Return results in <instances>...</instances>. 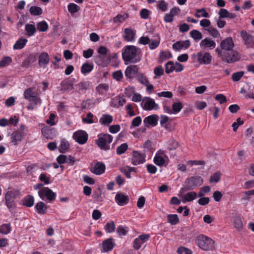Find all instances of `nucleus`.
Listing matches in <instances>:
<instances>
[{
    "label": "nucleus",
    "mask_w": 254,
    "mask_h": 254,
    "mask_svg": "<svg viewBox=\"0 0 254 254\" xmlns=\"http://www.w3.org/2000/svg\"><path fill=\"white\" fill-rule=\"evenodd\" d=\"M139 49L134 46H127L123 50L122 57L125 63L136 64L141 60V57L138 53Z\"/></svg>",
    "instance_id": "1"
},
{
    "label": "nucleus",
    "mask_w": 254,
    "mask_h": 254,
    "mask_svg": "<svg viewBox=\"0 0 254 254\" xmlns=\"http://www.w3.org/2000/svg\"><path fill=\"white\" fill-rule=\"evenodd\" d=\"M218 55L222 59L223 62L228 64L233 63L241 59V56L238 52L236 50L229 51L227 52H223L219 48L215 50Z\"/></svg>",
    "instance_id": "2"
},
{
    "label": "nucleus",
    "mask_w": 254,
    "mask_h": 254,
    "mask_svg": "<svg viewBox=\"0 0 254 254\" xmlns=\"http://www.w3.org/2000/svg\"><path fill=\"white\" fill-rule=\"evenodd\" d=\"M202 183L203 179L200 177H191L186 180L185 186L181 190L183 192L191 190L201 186Z\"/></svg>",
    "instance_id": "3"
},
{
    "label": "nucleus",
    "mask_w": 254,
    "mask_h": 254,
    "mask_svg": "<svg viewBox=\"0 0 254 254\" xmlns=\"http://www.w3.org/2000/svg\"><path fill=\"white\" fill-rule=\"evenodd\" d=\"M195 243L200 249L205 251L212 250L214 247V241L203 235H200L197 237Z\"/></svg>",
    "instance_id": "4"
},
{
    "label": "nucleus",
    "mask_w": 254,
    "mask_h": 254,
    "mask_svg": "<svg viewBox=\"0 0 254 254\" xmlns=\"http://www.w3.org/2000/svg\"><path fill=\"white\" fill-rule=\"evenodd\" d=\"M20 195L19 191L15 190H11L6 192L5 194V204L10 210L15 208L16 205L14 199Z\"/></svg>",
    "instance_id": "5"
},
{
    "label": "nucleus",
    "mask_w": 254,
    "mask_h": 254,
    "mask_svg": "<svg viewBox=\"0 0 254 254\" xmlns=\"http://www.w3.org/2000/svg\"><path fill=\"white\" fill-rule=\"evenodd\" d=\"M113 141V136L109 134H104L99 135L96 140L98 146L102 150H108L110 149V144Z\"/></svg>",
    "instance_id": "6"
},
{
    "label": "nucleus",
    "mask_w": 254,
    "mask_h": 254,
    "mask_svg": "<svg viewBox=\"0 0 254 254\" xmlns=\"http://www.w3.org/2000/svg\"><path fill=\"white\" fill-rule=\"evenodd\" d=\"M141 106L144 110L151 111L152 110H157L159 106L156 104L155 101L150 97H145L142 100Z\"/></svg>",
    "instance_id": "7"
},
{
    "label": "nucleus",
    "mask_w": 254,
    "mask_h": 254,
    "mask_svg": "<svg viewBox=\"0 0 254 254\" xmlns=\"http://www.w3.org/2000/svg\"><path fill=\"white\" fill-rule=\"evenodd\" d=\"M38 194L41 198L44 199L46 197L47 199L49 201L55 200L56 194L49 188H44L38 191Z\"/></svg>",
    "instance_id": "8"
},
{
    "label": "nucleus",
    "mask_w": 254,
    "mask_h": 254,
    "mask_svg": "<svg viewBox=\"0 0 254 254\" xmlns=\"http://www.w3.org/2000/svg\"><path fill=\"white\" fill-rule=\"evenodd\" d=\"M145 155L137 151H133L131 163L135 166L143 164L145 161Z\"/></svg>",
    "instance_id": "9"
},
{
    "label": "nucleus",
    "mask_w": 254,
    "mask_h": 254,
    "mask_svg": "<svg viewBox=\"0 0 254 254\" xmlns=\"http://www.w3.org/2000/svg\"><path fill=\"white\" fill-rule=\"evenodd\" d=\"M235 44L232 37H229L223 40L220 43V47L221 50L223 52H227L229 51L234 50L233 48L234 47Z\"/></svg>",
    "instance_id": "10"
},
{
    "label": "nucleus",
    "mask_w": 254,
    "mask_h": 254,
    "mask_svg": "<svg viewBox=\"0 0 254 254\" xmlns=\"http://www.w3.org/2000/svg\"><path fill=\"white\" fill-rule=\"evenodd\" d=\"M24 97L25 99L33 102L35 105L41 103V100L37 96L34 95L31 88H28L24 92Z\"/></svg>",
    "instance_id": "11"
},
{
    "label": "nucleus",
    "mask_w": 254,
    "mask_h": 254,
    "mask_svg": "<svg viewBox=\"0 0 254 254\" xmlns=\"http://www.w3.org/2000/svg\"><path fill=\"white\" fill-rule=\"evenodd\" d=\"M73 138L76 142L80 144H83L87 140L88 135L85 131L80 130L73 133Z\"/></svg>",
    "instance_id": "12"
},
{
    "label": "nucleus",
    "mask_w": 254,
    "mask_h": 254,
    "mask_svg": "<svg viewBox=\"0 0 254 254\" xmlns=\"http://www.w3.org/2000/svg\"><path fill=\"white\" fill-rule=\"evenodd\" d=\"M240 35L248 48H254V41L252 35L248 34L247 32L244 30L241 31Z\"/></svg>",
    "instance_id": "13"
},
{
    "label": "nucleus",
    "mask_w": 254,
    "mask_h": 254,
    "mask_svg": "<svg viewBox=\"0 0 254 254\" xmlns=\"http://www.w3.org/2000/svg\"><path fill=\"white\" fill-rule=\"evenodd\" d=\"M158 116L156 114L150 115L146 117L143 120L144 126L146 127H154L157 125L158 121Z\"/></svg>",
    "instance_id": "14"
},
{
    "label": "nucleus",
    "mask_w": 254,
    "mask_h": 254,
    "mask_svg": "<svg viewBox=\"0 0 254 254\" xmlns=\"http://www.w3.org/2000/svg\"><path fill=\"white\" fill-rule=\"evenodd\" d=\"M195 57L199 63L205 64H210L212 60V57L209 53H205L204 54L198 53Z\"/></svg>",
    "instance_id": "15"
},
{
    "label": "nucleus",
    "mask_w": 254,
    "mask_h": 254,
    "mask_svg": "<svg viewBox=\"0 0 254 254\" xmlns=\"http://www.w3.org/2000/svg\"><path fill=\"white\" fill-rule=\"evenodd\" d=\"M165 158H167V156L164 152L160 150L155 155L153 161L156 165L162 166L165 163Z\"/></svg>",
    "instance_id": "16"
},
{
    "label": "nucleus",
    "mask_w": 254,
    "mask_h": 254,
    "mask_svg": "<svg viewBox=\"0 0 254 254\" xmlns=\"http://www.w3.org/2000/svg\"><path fill=\"white\" fill-rule=\"evenodd\" d=\"M138 67L136 65H130L128 66L125 71V74L127 78L132 79L137 73Z\"/></svg>",
    "instance_id": "17"
},
{
    "label": "nucleus",
    "mask_w": 254,
    "mask_h": 254,
    "mask_svg": "<svg viewBox=\"0 0 254 254\" xmlns=\"http://www.w3.org/2000/svg\"><path fill=\"white\" fill-rule=\"evenodd\" d=\"M109 51L108 49L105 46H101L97 50V52L100 54L97 57L96 59L97 61L96 63L99 65H102L103 62L104 56L106 55Z\"/></svg>",
    "instance_id": "18"
},
{
    "label": "nucleus",
    "mask_w": 254,
    "mask_h": 254,
    "mask_svg": "<svg viewBox=\"0 0 254 254\" xmlns=\"http://www.w3.org/2000/svg\"><path fill=\"white\" fill-rule=\"evenodd\" d=\"M190 45V40H186L185 41H178L173 45V48L176 51L181 50L182 49H187Z\"/></svg>",
    "instance_id": "19"
},
{
    "label": "nucleus",
    "mask_w": 254,
    "mask_h": 254,
    "mask_svg": "<svg viewBox=\"0 0 254 254\" xmlns=\"http://www.w3.org/2000/svg\"><path fill=\"white\" fill-rule=\"evenodd\" d=\"M215 42L209 38H206L203 39L200 43V47L203 49L206 48L213 49L215 47Z\"/></svg>",
    "instance_id": "20"
},
{
    "label": "nucleus",
    "mask_w": 254,
    "mask_h": 254,
    "mask_svg": "<svg viewBox=\"0 0 254 254\" xmlns=\"http://www.w3.org/2000/svg\"><path fill=\"white\" fill-rule=\"evenodd\" d=\"M49 56L46 52H42L38 57V64L41 67H45L49 63Z\"/></svg>",
    "instance_id": "21"
},
{
    "label": "nucleus",
    "mask_w": 254,
    "mask_h": 254,
    "mask_svg": "<svg viewBox=\"0 0 254 254\" xmlns=\"http://www.w3.org/2000/svg\"><path fill=\"white\" fill-rule=\"evenodd\" d=\"M61 86L62 90L69 92L73 89V82L67 78L61 82Z\"/></svg>",
    "instance_id": "22"
},
{
    "label": "nucleus",
    "mask_w": 254,
    "mask_h": 254,
    "mask_svg": "<svg viewBox=\"0 0 254 254\" xmlns=\"http://www.w3.org/2000/svg\"><path fill=\"white\" fill-rule=\"evenodd\" d=\"M25 135L24 132H20L19 130L14 131L11 134V142L14 145H17L18 142L21 141Z\"/></svg>",
    "instance_id": "23"
},
{
    "label": "nucleus",
    "mask_w": 254,
    "mask_h": 254,
    "mask_svg": "<svg viewBox=\"0 0 254 254\" xmlns=\"http://www.w3.org/2000/svg\"><path fill=\"white\" fill-rule=\"evenodd\" d=\"M115 201L120 206L127 204L129 201V197L122 193H118L115 196Z\"/></svg>",
    "instance_id": "24"
},
{
    "label": "nucleus",
    "mask_w": 254,
    "mask_h": 254,
    "mask_svg": "<svg viewBox=\"0 0 254 254\" xmlns=\"http://www.w3.org/2000/svg\"><path fill=\"white\" fill-rule=\"evenodd\" d=\"M105 166L102 163L97 162L94 167L91 168L90 171L96 175H101L105 172Z\"/></svg>",
    "instance_id": "25"
},
{
    "label": "nucleus",
    "mask_w": 254,
    "mask_h": 254,
    "mask_svg": "<svg viewBox=\"0 0 254 254\" xmlns=\"http://www.w3.org/2000/svg\"><path fill=\"white\" fill-rule=\"evenodd\" d=\"M102 245L104 252H109L111 251L114 247L113 239L112 238H109L104 240L103 242Z\"/></svg>",
    "instance_id": "26"
},
{
    "label": "nucleus",
    "mask_w": 254,
    "mask_h": 254,
    "mask_svg": "<svg viewBox=\"0 0 254 254\" xmlns=\"http://www.w3.org/2000/svg\"><path fill=\"white\" fill-rule=\"evenodd\" d=\"M220 19L228 18L230 19L235 18L236 15L235 13L229 12L226 9L221 8L218 12Z\"/></svg>",
    "instance_id": "27"
},
{
    "label": "nucleus",
    "mask_w": 254,
    "mask_h": 254,
    "mask_svg": "<svg viewBox=\"0 0 254 254\" xmlns=\"http://www.w3.org/2000/svg\"><path fill=\"white\" fill-rule=\"evenodd\" d=\"M124 38L127 41H132L135 37V31L131 28H126L124 30Z\"/></svg>",
    "instance_id": "28"
},
{
    "label": "nucleus",
    "mask_w": 254,
    "mask_h": 254,
    "mask_svg": "<svg viewBox=\"0 0 254 254\" xmlns=\"http://www.w3.org/2000/svg\"><path fill=\"white\" fill-rule=\"evenodd\" d=\"M197 197V193L194 191H190L182 197V201L183 202L191 201L195 199Z\"/></svg>",
    "instance_id": "29"
},
{
    "label": "nucleus",
    "mask_w": 254,
    "mask_h": 254,
    "mask_svg": "<svg viewBox=\"0 0 254 254\" xmlns=\"http://www.w3.org/2000/svg\"><path fill=\"white\" fill-rule=\"evenodd\" d=\"M113 122L112 116L108 114H104L101 117L99 122L103 125L108 126Z\"/></svg>",
    "instance_id": "30"
},
{
    "label": "nucleus",
    "mask_w": 254,
    "mask_h": 254,
    "mask_svg": "<svg viewBox=\"0 0 254 254\" xmlns=\"http://www.w3.org/2000/svg\"><path fill=\"white\" fill-rule=\"evenodd\" d=\"M35 208L36 209L37 212L39 214H44L46 212L47 207L46 204L42 201H40L36 204Z\"/></svg>",
    "instance_id": "31"
},
{
    "label": "nucleus",
    "mask_w": 254,
    "mask_h": 254,
    "mask_svg": "<svg viewBox=\"0 0 254 254\" xmlns=\"http://www.w3.org/2000/svg\"><path fill=\"white\" fill-rule=\"evenodd\" d=\"M69 148V144L65 139L61 140V144L59 147V151L61 153H64L68 150Z\"/></svg>",
    "instance_id": "32"
},
{
    "label": "nucleus",
    "mask_w": 254,
    "mask_h": 254,
    "mask_svg": "<svg viewBox=\"0 0 254 254\" xmlns=\"http://www.w3.org/2000/svg\"><path fill=\"white\" fill-rule=\"evenodd\" d=\"M234 224L235 228L238 231H241L243 228V224L239 216H235L234 218Z\"/></svg>",
    "instance_id": "33"
},
{
    "label": "nucleus",
    "mask_w": 254,
    "mask_h": 254,
    "mask_svg": "<svg viewBox=\"0 0 254 254\" xmlns=\"http://www.w3.org/2000/svg\"><path fill=\"white\" fill-rule=\"evenodd\" d=\"M23 201V205L30 207L33 205L34 199L32 195H28L24 197Z\"/></svg>",
    "instance_id": "34"
},
{
    "label": "nucleus",
    "mask_w": 254,
    "mask_h": 254,
    "mask_svg": "<svg viewBox=\"0 0 254 254\" xmlns=\"http://www.w3.org/2000/svg\"><path fill=\"white\" fill-rule=\"evenodd\" d=\"M93 69V65L88 63H84L81 67V71L83 74H86L91 72Z\"/></svg>",
    "instance_id": "35"
},
{
    "label": "nucleus",
    "mask_w": 254,
    "mask_h": 254,
    "mask_svg": "<svg viewBox=\"0 0 254 254\" xmlns=\"http://www.w3.org/2000/svg\"><path fill=\"white\" fill-rule=\"evenodd\" d=\"M155 39L151 41L150 40V42L149 43V47L151 50L156 49L160 42V38L158 35L155 36Z\"/></svg>",
    "instance_id": "36"
},
{
    "label": "nucleus",
    "mask_w": 254,
    "mask_h": 254,
    "mask_svg": "<svg viewBox=\"0 0 254 254\" xmlns=\"http://www.w3.org/2000/svg\"><path fill=\"white\" fill-rule=\"evenodd\" d=\"M90 86L89 81H81L75 85L76 88L78 91H83L87 90Z\"/></svg>",
    "instance_id": "37"
},
{
    "label": "nucleus",
    "mask_w": 254,
    "mask_h": 254,
    "mask_svg": "<svg viewBox=\"0 0 254 254\" xmlns=\"http://www.w3.org/2000/svg\"><path fill=\"white\" fill-rule=\"evenodd\" d=\"M11 225L10 224H4L0 226V233L3 235H7L11 231Z\"/></svg>",
    "instance_id": "38"
},
{
    "label": "nucleus",
    "mask_w": 254,
    "mask_h": 254,
    "mask_svg": "<svg viewBox=\"0 0 254 254\" xmlns=\"http://www.w3.org/2000/svg\"><path fill=\"white\" fill-rule=\"evenodd\" d=\"M27 40L26 39H19L13 46L14 49H21L26 45Z\"/></svg>",
    "instance_id": "39"
},
{
    "label": "nucleus",
    "mask_w": 254,
    "mask_h": 254,
    "mask_svg": "<svg viewBox=\"0 0 254 254\" xmlns=\"http://www.w3.org/2000/svg\"><path fill=\"white\" fill-rule=\"evenodd\" d=\"M167 220L171 225H175L179 222V219L177 214H169L167 215Z\"/></svg>",
    "instance_id": "40"
},
{
    "label": "nucleus",
    "mask_w": 254,
    "mask_h": 254,
    "mask_svg": "<svg viewBox=\"0 0 254 254\" xmlns=\"http://www.w3.org/2000/svg\"><path fill=\"white\" fill-rule=\"evenodd\" d=\"M116 225L113 221L109 222L105 225L104 229L109 233H113L115 231Z\"/></svg>",
    "instance_id": "41"
},
{
    "label": "nucleus",
    "mask_w": 254,
    "mask_h": 254,
    "mask_svg": "<svg viewBox=\"0 0 254 254\" xmlns=\"http://www.w3.org/2000/svg\"><path fill=\"white\" fill-rule=\"evenodd\" d=\"M30 13L33 15H40L42 14L43 10L39 6H32L29 9Z\"/></svg>",
    "instance_id": "42"
},
{
    "label": "nucleus",
    "mask_w": 254,
    "mask_h": 254,
    "mask_svg": "<svg viewBox=\"0 0 254 254\" xmlns=\"http://www.w3.org/2000/svg\"><path fill=\"white\" fill-rule=\"evenodd\" d=\"M194 16L196 17H199L200 16L203 17H208L209 16L208 13L206 12L204 8L197 9Z\"/></svg>",
    "instance_id": "43"
},
{
    "label": "nucleus",
    "mask_w": 254,
    "mask_h": 254,
    "mask_svg": "<svg viewBox=\"0 0 254 254\" xmlns=\"http://www.w3.org/2000/svg\"><path fill=\"white\" fill-rule=\"evenodd\" d=\"M190 35L195 40H199L202 38L201 33L197 30L191 31L190 32Z\"/></svg>",
    "instance_id": "44"
},
{
    "label": "nucleus",
    "mask_w": 254,
    "mask_h": 254,
    "mask_svg": "<svg viewBox=\"0 0 254 254\" xmlns=\"http://www.w3.org/2000/svg\"><path fill=\"white\" fill-rule=\"evenodd\" d=\"M37 28L40 31H46L48 29V25L45 21H42L37 24Z\"/></svg>",
    "instance_id": "45"
},
{
    "label": "nucleus",
    "mask_w": 254,
    "mask_h": 254,
    "mask_svg": "<svg viewBox=\"0 0 254 254\" xmlns=\"http://www.w3.org/2000/svg\"><path fill=\"white\" fill-rule=\"evenodd\" d=\"M128 17V14L124 13V14H118L113 18L114 23H121L123 22Z\"/></svg>",
    "instance_id": "46"
},
{
    "label": "nucleus",
    "mask_w": 254,
    "mask_h": 254,
    "mask_svg": "<svg viewBox=\"0 0 254 254\" xmlns=\"http://www.w3.org/2000/svg\"><path fill=\"white\" fill-rule=\"evenodd\" d=\"M68 10L72 14L74 13L80 9V7L74 3H70L67 6Z\"/></svg>",
    "instance_id": "47"
},
{
    "label": "nucleus",
    "mask_w": 254,
    "mask_h": 254,
    "mask_svg": "<svg viewBox=\"0 0 254 254\" xmlns=\"http://www.w3.org/2000/svg\"><path fill=\"white\" fill-rule=\"evenodd\" d=\"M128 149V145L126 143L122 144L121 145L117 148V154L118 155H121L124 153Z\"/></svg>",
    "instance_id": "48"
},
{
    "label": "nucleus",
    "mask_w": 254,
    "mask_h": 254,
    "mask_svg": "<svg viewBox=\"0 0 254 254\" xmlns=\"http://www.w3.org/2000/svg\"><path fill=\"white\" fill-rule=\"evenodd\" d=\"M183 108L182 104L179 102L174 103L172 105V111L173 114H177L179 113Z\"/></svg>",
    "instance_id": "49"
},
{
    "label": "nucleus",
    "mask_w": 254,
    "mask_h": 254,
    "mask_svg": "<svg viewBox=\"0 0 254 254\" xmlns=\"http://www.w3.org/2000/svg\"><path fill=\"white\" fill-rule=\"evenodd\" d=\"M25 30L27 33V35L31 36L35 33L36 28L35 26L32 24H26L25 25Z\"/></svg>",
    "instance_id": "50"
},
{
    "label": "nucleus",
    "mask_w": 254,
    "mask_h": 254,
    "mask_svg": "<svg viewBox=\"0 0 254 254\" xmlns=\"http://www.w3.org/2000/svg\"><path fill=\"white\" fill-rule=\"evenodd\" d=\"M12 62V59L9 57H4L0 61V67H4L9 65Z\"/></svg>",
    "instance_id": "51"
},
{
    "label": "nucleus",
    "mask_w": 254,
    "mask_h": 254,
    "mask_svg": "<svg viewBox=\"0 0 254 254\" xmlns=\"http://www.w3.org/2000/svg\"><path fill=\"white\" fill-rule=\"evenodd\" d=\"M206 30L212 37L214 38H218L220 36L219 31L214 27H209L206 29Z\"/></svg>",
    "instance_id": "52"
},
{
    "label": "nucleus",
    "mask_w": 254,
    "mask_h": 254,
    "mask_svg": "<svg viewBox=\"0 0 254 254\" xmlns=\"http://www.w3.org/2000/svg\"><path fill=\"white\" fill-rule=\"evenodd\" d=\"M154 73L155 75L154 78H157L160 77L164 74L163 68L161 66H158L154 69Z\"/></svg>",
    "instance_id": "53"
},
{
    "label": "nucleus",
    "mask_w": 254,
    "mask_h": 254,
    "mask_svg": "<svg viewBox=\"0 0 254 254\" xmlns=\"http://www.w3.org/2000/svg\"><path fill=\"white\" fill-rule=\"evenodd\" d=\"M137 79L141 84L144 85L148 84V82H149L147 77L141 73H140L137 75Z\"/></svg>",
    "instance_id": "54"
},
{
    "label": "nucleus",
    "mask_w": 254,
    "mask_h": 254,
    "mask_svg": "<svg viewBox=\"0 0 254 254\" xmlns=\"http://www.w3.org/2000/svg\"><path fill=\"white\" fill-rule=\"evenodd\" d=\"M210 191V188L209 186H204L202 187L198 193L199 197H203L205 194Z\"/></svg>",
    "instance_id": "55"
},
{
    "label": "nucleus",
    "mask_w": 254,
    "mask_h": 254,
    "mask_svg": "<svg viewBox=\"0 0 254 254\" xmlns=\"http://www.w3.org/2000/svg\"><path fill=\"white\" fill-rule=\"evenodd\" d=\"M108 89H109V86H108V85H107L106 84H99L96 88L97 91L100 94H103L104 93V91H108Z\"/></svg>",
    "instance_id": "56"
},
{
    "label": "nucleus",
    "mask_w": 254,
    "mask_h": 254,
    "mask_svg": "<svg viewBox=\"0 0 254 254\" xmlns=\"http://www.w3.org/2000/svg\"><path fill=\"white\" fill-rule=\"evenodd\" d=\"M244 71H239L234 73L232 75V78L234 81H238L240 80L241 77L244 75Z\"/></svg>",
    "instance_id": "57"
},
{
    "label": "nucleus",
    "mask_w": 254,
    "mask_h": 254,
    "mask_svg": "<svg viewBox=\"0 0 254 254\" xmlns=\"http://www.w3.org/2000/svg\"><path fill=\"white\" fill-rule=\"evenodd\" d=\"M174 70V63L171 61L167 62L165 65V72L167 73H169Z\"/></svg>",
    "instance_id": "58"
},
{
    "label": "nucleus",
    "mask_w": 254,
    "mask_h": 254,
    "mask_svg": "<svg viewBox=\"0 0 254 254\" xmlns=\"http://www.w3.org/2000/svg\"><path fill=\"white\" fill-rule=\"evenodd\" d=\"M215 99L219 101V103L221 104L227 102L226 97L222 94L216 95L215 97Z\"/></svg>",
    "instance_id": "59"
},
{
    "label": "nucleus",
    "mask_w": 254,
    "mask_h": 254,
    "mask_svg": "<svg viewBox=\"0 0 254 254\" xmlns=\"http://www.w3.org/2000/svg\"><path fill=\"white\" fill-rule=\"evenodd\" d=\"M143 244V243L140 240L138 237L135 239L133 242V247L135 250H139L142 245Z\"/></svg>",
    "instance_id": "60"
},
{
    "label": "nucleus",
    "mask_w": 254,
    "mask_h": 254,
    "mask_svg": "<svg viewBox=\"0 0 254 254\" xmlns=\"http://www.w3.org/2000/svg\"><path fill=\"white\" fill-rule=\"evenodd\" d=\"M168 144L170 146V150H175L179 146V143L174 139H171L168 142Z\"/></svg>",
    "instance_id": "61"
},
{
    "label": "nucleus",
    "mask_w": 254,
    "mask_h": 254,
    "mask_svg": "<svg viewBox=\"0 0 254 254\" xmlns=\"http://www.w3.org/2000/svg\"><path fill=\"white\" fill-rule=\"evenodd\" d=\"M113 78L117 81H121L123 77V74L121 70H117L113 73Z\"/></svg>",
    "instance_id": "62"
},
{
    "label": "nucleus",
    "mask_w": 254,
    "mask_h": 254,
    "mask_svg": "<svg viewBox=\"0 0 254 254\" xmlns=\"http://www.w3.org/2000/svg\"><path fill=\"white\" fill-rule=\"evenodd\" d=\"M168 4L164 0H161L159 1L157 7L162 11H165L167 9Z\"/></svg>",
    "instance_id": "63"
},
{
    "label": "nucleus",
    "mask_w": 254,
    "mask_h": 254,
    "mask_svg": "<svg viewBox=\"0 0 254 254\" xmlns=\"http://www.w3.org/2000/svg\"><path fill=\"white\" fill-rule=\"evenodd\" d=\"M220 178V174L218 172H216L214 174H213L210 179V183H217Z\"/></svg>",
    "instance_id": "64"
}]
</instances>
